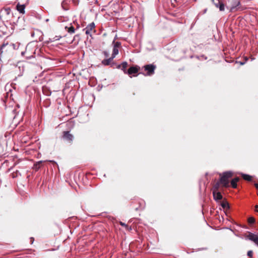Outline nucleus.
Wrapping results in <instances>:
<instances>
[{
    "label": "nucleus",
    "mask_w": 258,
    "mask_h": 258,
    "mask_svg": "<svg viewBox=\"0 0 258 258\" xmlns=\"http://www.w3.org/2000/svg\"><path fill=\"white\" fill-rule=\"evenodd\" d=\"M112 61V58H108L107 59H104L102 60L101 61V63L105 66L110 65L111 67H112L114 63H111Z\"/></svg>",
    "instance_id": "obj_10"
},
{
    "label": "nucleus",
    "mask_w": 258,
    "mask_h": 258,
    "mask_svg": "<svg viewBox=\"0 0 258 258\" xmlns=\"http://www.w3.org/2000/svg\"><path fill=\"white\" fill-rule=\"evenodd\" d=\"M8 45V43H4L2 45H0V55H2V54L3 53V51L5 49V47L7 45Z\"/></svg>",
    "instance_id": "obj_19"
},
{
    "label": "nucleus",
    "mask_w": 258,
    "mask_h": 258,
    "mask_svg": "<svg viewBox=\"0 0 258 258\" xmlns=\"http://www.w3.org/2000/svg\"><path fill=\"white\" fill-rule=\"evenodd\" d=\"M127 65L128 64L127 62L123 61L121 64L117 65V68L120 69L121 70L123 71L124 74H127V71L126 70V68Z\"/></svg>",
    "instance_id": "obj_6"
},
{
    "label": "nucleus",
    "mask_w": 258,
    "mask_h": 258,
    "mask_svg": "<svg viewBox=\"0 0 258 258\" xmlns=\"http://www.w3.org/2000/svg\"><path fill=\"white\" fill-rule=\"evenodd\" d=\"M193 23L191 24V28L192 27Z\"/></svg>",
    "instance_id": "obj_43"
},
{
    "label": "nucleus",
    "mask_w": 258,
    "mask_h": 258,
    "mask_svg": "<svg viewBox=\"0 0 258 258\" xmlns=\"http://www.w3.org/2000/svg\"><path fill=\"white\" fill-rule=\"evenodd\" d=\"M254 208H255V211L258 212V205H255Z\"/></svg>",
    "instance_id": "obj_31"
},
{
    "label": "nucleus",
    "mask_w": 258,
    "mask_h": 258,
    "mask_svg": "<svg viewBox=\"0 0 258 258\" xmlns=\"http://www.w3.org/2000/svg\"><path fill=\"white\" fill-rule=\"evenodd\" d=\"M171 2H172V5H173V3L172 2V0H171Z\"/></svg>",
    "instance_id": "obj_45"
},
{
    "label": "nucleus",
    "mask_w": 258,
    "mask_h": 258,
    "mask_svg": "<svg viewBox=\"0 0 258 258\" xmlns=\"http://www.w3.org/2000/svg\"><path fill=\"white\" fill-rule=\"evenodd\" d=\"M62 138L64 140H66L69 143H71L74 140V136L70 133V132L66 131L63 133Z\"/></svg>",
    "instance_id": "obj_4"
},
{
    "label": "nucleus",
    "mask_w": 258,
    "mask_h": 258,
    "mask_svg": "<svg viewBox=\"0 0 258 258\" xmlns=\"http://www.w3.org/2000/svg\"><path fill=\"white\" fill-rule=\"evenodd\" d=\"M42 161H39L34 163L33 166V169L35 171H38L40 168V165L42 163Z\"/></svg>",
    "instance_id": "obj_15"
},
{
    "label": "nucleus",
    "mask_w": 258,
    "mask_h": 258,
    "mask_svg": "<svg viewBox=\"0 0 258 258\" xmlns=\"http://www.w3.org/2000/svg\"><path fill=\"white\" fill-rule=\"evenodd\" d=\"M215 5L217 8L219 7V4H218V2L217 3H215Z\"/></svg>",
    "instance_id": "obj_32"
},
{
    "label": "nucleus",
    "mask_w": 258,
    "mask_h": 258,
    "mask_svg": "<svg viewBox=\"0 0 258 258\" xmlns=\"http://www.w3.org/2000/svg\"><path fill=\"white\" fill-rule=\"evenodd\" d=\"M239 180H240V178L238 177H236L231 180L230 183H231V186L233 188H236L237 187V182H238L239 181Z\"/></svg>",
    "instance_id": "obj_11"
},
{
    "label": "nucleus",
    "mask_w": 258,
    "mask_h": 258,
    "mask_svg": "<svg viewBox=\"0 0 258 258\" xmlns=\"http://www.w3.org/2000/svg\"><path fill=\"white\" fill-rule=\"evenodd\" d=\"M247 222L249 224H254L255 222V218L253 217H250L248 218Z\"/></svg>",
    "instance_id": "obj_22"
},
{
    "label": "nucleus",
    "mask_w": 258,
    "mask_h": 258,
    "mask_svg": "<svg viewBox=\"0 0 258 258\" xmlns=\"http://www.w3.org/2000/svg\"><path fill=\"white\" fill-rule=\"evenodd\" d=\"M61 38V37L60 36H55L53 38H49L48 42H54L56 40H59Z\"/></svg>",
    "instance_id": "obj_21"
},
{
    "label": "nucleus",
    "mask_w": 258,
    "mask_h": 258,
    "mask_svg": "<svg viewBox=\"0 0 258 258\" xmlns=\"http://www.w3.org/2000/svg\"><path fill=\"white\" fill-rule=\"evenodd\" d=\"M31 243H33L34 241V238L33 237L30 238Z\"/></svg>",
    "instance_id": "obj_36"
},
{
    "label": "nucleus",
    "mask_w": 258,
    "mask_h": 258,
    "mask_svg": "<svg viewBox=\"0 0 258 258\" xmlns=\"http://www.w3.org/2000/svg\"><path fill=\"white\" fill-rule=\"evenodd\" d=\"M112 44H113V47L118 48L121 46V42L119 41L115 42L114 40H113L112 42Z\"/></svg>",
    "instance_id": "obj_20"
},
{
    "label": "nucleus",
    "mask_w": 258,
    "mask_h": 258,
    "mask_svg": "<svg viewBox=\"0 0 258 258\" xmlns=\"http://www.w3.org/2000/svg\"><path fill=\"white\" fill-rule=\"evenodd\" d=\"M256 244L258 245V240Z\"/></svg>",
    "instance_id": "obj_46"
},
{
    "label": "nucleus",
    "mask_w": 258,
    "mask_h": 258,
    "mask_svg": "<svg viewBox=\"0 0 258 258\" xmlns=\"http://www.w3.org/2000/svg\"><path fill=\"white\" fill-rule=\"evenodd\" d=\"M45 21L46 22H48L49 21V19H47Z\"/></svg>",
    "instance_id": "obj_39"
},
{
    "label": "nucleus",
    "mask_w": 258,
    "mask_h": 258,
    "mask_svg": "<svg viewBox=\"0 0 258 258\" xmlns=\"http://www.w3.org/2000/svg\"><path fill=\"white\" fill-rule=\"evenodd\" d=\"M135 210H136V211H137V210H138V208H135Z\"/></svg>",
    "instance_id": "obj_40"
},
{
    "label": "nucleus",
    "mask_w": 258,
    "mask_h": 258,
    "mask_svg": "<svg viewBox=\"0 0 258 258\" xmlns=\"http://www.w3.org/2000/svg\"><path fill=\"white\" fill-rule=\"evenodd\" d=\"M247 237L249 240L253 241L255 244L258 241V236L252 233L249 232Z\"/></svg>",
    "instance_id": "obj_9"
},
{
    "label": "nucleus",
    "mask_w": 258,
    "mask_h": 258,
    "mask_svg": "<svg viewBox=\"0 0 258 258\" xmlns=\"http://www.w3.org/2000/svg\"><path fill=\"white\" fill-rule=\"evenodd\" d=\"M138 71L139 68L138 66H132L128 69L127 74L128 75L136 74L138 72Z\"/></svg>",
    "instance_id": "obj_7"
},
{
    "label": "nucleus",
    "mask_w": 258,
    "mask_h": 258,
    "mask_svg": "<svg viewBox=\"0 0 258 258\" xmlns=\"http://www.w3.org/2000/svg\"><path fill=\"white\" fill-rule=\"evenodd\" d=\"M95 23L94 22H92L88 24L87 27L84 29L83 30L85 31L86 34L91 36V32L95 28Z\"/></svg>",
    "instance_id": "obj_5"
},
{
    "label": "nucleus",
    "mask_w": 258,
    "mask_h": 258,
    "mask_svg": "<svg viewBox=\"0 0 258 258\" xmlns=\"http://www.w3.org/2000/svg\"><path fill=\"white\" fill-rule=\"evenodd\" d=\"M16 173H17V174H19L21 175V174H20V173H19V172L18 171H16Z\"/></svg>",
    "instance_id": "obj_38"
},
{
    "label": "nucleus",
    "mask_w": 258,
    "mask_h": 258,
    "mask_svg": "<svg viewBox=\"0 0 258 258\" xmlns=\"http://www.w3.org/2000/svg\"><path fill=\"white\" fill-rule=\"evenodd\" d=\"M115 39H116V36L115 37V38H114V40H115Z\"/></svg>",
    "instance_id": "obj_44"
},
{
    "label": "nucleus",
    "mask_w": 258,
    "mask_h": 258,
    "mask_svg": "<svg viewBox=\"0 0 258 258\" xmlns=\"http://www.w3.org/2000/svg\"><path fill=\"white\" fill-rule=\"evenodd\" d=\"M234 173L231 171H228L220 174L219 179L221 186L228 187L229 186V179L233 176Z\"/></svg>",
    "instance_id": "obj_2"
},
{
    "label": "nucleus",
    "mask_w": 258,
    "mask_h": 258,
    "mask_svg": "<svg viewBox=\"0 0 258 258\" xmlns=\"http://www.w3.org/2000/svg\"><path fill=\"white\" fill-rule=\"evenodd\" d=\"M103 54L106 57H108L109 56V52L107 51H103Z\"/></svg>",
    "instance_id": "obj_26"
},
{
    "label": "nucleus",
    "mask_w": 258,
    "mask_h": 258,
    "mask_svg": "<svg viewBox=\"0 0 258 258\" xmlns=\"http://www.w3.org/2000/svg\"><path fill=\"white\" fill-rule=\"evenodd\" d=\"M116 54H114V53L112 52L111 54V56L109 57L110 58H112V60L114 59V58L116 56Z\"/></svg>",
    "instance_id": "obj_29"
},
{
    "label": "nucleus",
    "mask_w": 258,
    "mask_h": 258,
    "mask_svg": "<svg viewBox=\"0 0 258 258\" xmlns=\"http://www.w3.org/2000/svg\"><path fill=\"white\" fill-rule=\"evenodd\" d=\"M173 1H174L175 3H176V1H177V0H173Z\"/></svg>",
    "instance_id": "obj_42"
},
{
    "label": "nucleus",
    "mask_w": 258,
    "mask_h": 258,
    "mask_svg": "<svg viewBox=\"0 0 258 258\" xmlns=\"http://www.w3.org/2000/svg\"><path fill=\"white\" fill-rule=\"evenodd\" d=\"M213 195L214 199L215 201L220 200H222L223 198V196L221 195V192L218 191H213Z\"/></svg>",
    "instance_id": "obj_8"
},
{
    "label": "nucleus",
    "mask_w": 258,
    "mask_h": 258,
    "mask_svg": "<svg viewBox=\"0 0 258 258\" xmlns=\"http://www.w3.org/2000/svg\"><path fill=\"white\" fill-rule=\"evenodd\" d=\"M241 176L243 178V179H244L245 180H246L248 181H250L252 180V177L251 176H250L249 175L242 173Z\"/></svg>",
    "instance_id": "obj_13"
},
{
    "label": "nucleus",
    "mask_w": 258,
    "mask_h": 258,
    "mask_svg": "<svg viewBox=\"0 0 258 258\" xmlns=\"http://www.w3.org/2000/svg\"><path fill=\"white\" fill-rule=\"evenodd\" d=\"M31 36L33 37L34 35V32H32L31 34Z\"/></svg>",
    "instance_id": "obj_37"
},
{
    "label": "nucleus",
    "mask_w": 258,
    "mask_h": 258,
    "mask_svg": "<svg viewBox=\"0 0 258 258\" xmlns=\"http://www.w3.org/2000/svg\"><path fill=\"white\" fill-rule=\"evenodd\" d=\"M79 35H76L75 36H74V39H76V38H79Z\"/></svg>",
    "instance_id": "obj_34"
},
{
    "label": "nucleus",
    "mask_w": 258,
    "mask_h": 258,
    "mask_svg": "<svg viewBox=\"0 0 258 258\" xmlns=\"http://www.w3.org/2000/svg\"><path fill=\"white\" fill-rule=\"evenodd\" d=\"M61 7L62 8V9L65 10V11H67L68 10V9L67 8H65V6H64V2H63L61 4Z\"/></svg>",
    "instance_id": "obj_28"
},
{
    "label": "nucleus",
    "mask_w": 258,
    "mask_h": 258,
    "mask_svg": "<svg viewBox=\"0 0 258 258\" xmlns=\"http://www.w3.org/2000/svg\"><path fill=\"white\" fill-rule=\"evenodd\" d=\"M120 225L122 226H124V227H126L127 226V225L125 224V223L122 222H120Z\"/></svg>",
    "instance_id": "obj_30"
},
{
    "label": "nucleus",
    "mask_w": 258,
    "mask_h": 258,
    "mask_svg": "<svg viewBox=\"0 0 258 258\" xmlns=\"http://www.w3.org/2000/svg\"><path fill=\"white\" fill-rule=\"evenodd\" d=\"M65 29L67 30L68 33H69L70 34L74 33L75 32V29L74 27L71 25L70 27L66 26Z\"/></svg>",
    "instance_id": "obj_14"
},
{
    "label": "nucleus",
    "mask_w": 258,
    "mask_h": 258,
    "mask_svg": "<svg viewBox=\"0 0 258 258\" xmlns=\"http://www.w3.org/2000/svg\"><path fill=\"white\" fill-rule=\"evenodd\" d=\"M220 185H221V183H220V180L216 183L214 186H213V191H217L219 190V189L220 187Z\"/></svg>",
    "instance_id": "obj_17"
},
{
    "label": "nucleus",
    "mask_w": 258,
    "mask_h": 258,
    "mask_svg": "<svg viewBox=\"0 0 258 258\" xmlns=\"http://www.w3.org/2000/svg\"><path fill=\"white\" fill-rule=\"evenodd\" d=\"M112 52L114 53V54L117 55L118 53V49L113 47Z\"/></svg>",
    "instance_id": "obj_25"
},
{
    "label": "nucleus",
    "mask_w": 258,
    "mask_h": 258,
    "mask_svg": "<svg viewBox=\"0 0 258 258\" xmlns=\"http://www.w3.org/2000/svg\"><path fill=\"white\" fill-rule=\"evenodd\" d=\"M218 4H219V10L221 11H223L224 10V4L220 1H218Z\"/></svg>",
    "instance_id": "obj_23"
},
{
    "label": "nucleus",
    "mask_w": 258,
    "mask_h": 258,
    "mask_svg": "<svg viewBox=\"0 0 258 258\" xmlns=\"http://www.w3.org/2000/svg\"><path fill=\"white\" fill-rule=\"evenodd\" d=\"M33 57V56L32 55L27 56V57L28 58H31Z\"/></svg>",
    "instance_id": "obj_35"
},
{
    "label": "nucleus",
    "mask_w": 258,
    "mask_h": 258,
    "mask_svg": "<svg viewBox=\"0 0 258 258\" xmlns=\"http://www.w3.org/2000/svg\"><path fill=\"white\" fill-rule=\"evenodd\" d=\"M28 48H28V46H27L26 47V51H22V52H21V55H24V54H25V53H27V52H28Z\"/></svg>",
    "instance_id": "obj_27"
},
{
    "label": "nucleus",
    "mask_w": 258,
    "mask_h": 258,
    "mask_svg": "<svg viewBox=\"0 0 258 258\" xmlns=\"http://www.w3.org/2000/svg\"><path fill=\"white\" fill-rule=\"evenodd\" d=\"M240 5V2L238 0H235L233 4L232 5L230 10L231 11H234L235 8Z\"/></svg>",
    "instance_id": "obj_16"
},
{
    "label": "nucleus",
    "mask_w": 258,
    "mask_h": 258,
    "mask_svg": "<svg viewBox=\"0 0 258 258\" xmlns=\"http://www.w3.org/2000/svg\"><path fill=\"white\" fill-rule=\"evenodd\" d=\"M190 58H192V57H193V55H190Z\"/></svg>",
    "instance_id": "obj_41"
},
{
    "label": "nucleus",
    "mask_w": 258,
    "mask_h": 258,
    "mask_svg": "<svg viewBox=\"0 0 258 258\" xmlns=\"http://www.w3.org/2000/svg\"><path fill=\"white\" fill-rule=\"evenodd\" d=\"M254 186L258 190V183H254Z\"/></svg>",
    "instance_id": "obj_33"
},
{
    "label": "nucleus",
    "mask_w": 258,
    "mask_h": 258,
    "mask_svg": "<svg viewBox=\"0 0 258 258\" xmlns=\"http://www.w3.org/2000/svg\"><path fill=\"white\" fill-rule=\"evenodd\" d=\"M221 206L224 209H229L230 208L229 204L226 201H223L221 204Z\"/></svg>",
    "instance_id": "obj_18"
},
{
    "label": "nucleus",
    "mask_w": 258,
    "mask_h": 258,
    "mask_svg": "<svg viewBox=\"0 0 258 258\" xmlns=\"http://www.w3.org/2000/svg\"><path fill=\"white\" fill-rule=\"evenodd\" d=\"M15 18V16L14 15V13L12 12L11 9L10 8H4L0 11V19L3 21H13V22L15 24L17 25V23H18L19 20L20 19V17H17V18L18 20L16 22L14 21V19Z\"/></svg>",
    "instance_id": "obj_1"
},
{
    "label": "nucleus",
    "mask_w": 258,
    "mask_h": 258,
    "mask_svg": "<svg viewBox=\"0 0 258 258\" xmlns=\"http://www.w3.org/2000/svg\"><path fill=\"white\" fill-rule=\"evenodd\" d=\"M17 10L20 13L24 14L25 13V5L24 4L20 5L19 4L17 5Z\"/></svg>",
    "instance_id": "obj_12"
},
{
    "label": "nucleus",
    "mask_w": 258,
    "mask_h": 258,
    "mask_svg": "<svg viewBox=\"0 0 258 258\" xmlns=\"http://www.w3.org/2000/svg\"><path fill=\"white\" fill-rule=\"evenodd\" d=\"M247 255L250 258H253V257H252V256H253V251L252 250L248 251V252H247Z\"/></svg>",
    "instance_id": "obj_24"
},
{
    "label": "nucleus",
    "mask_w": 258,
    "mask_h": 258,
    "mask_svg": "<svg viewBox=\"0 0 258 258\" xmlns=\"http://www.w3.org/2000/svg\"><path fill=\"white\" fill-rule=\"evenodd\" d=\"M156 66L153 64H149L143 67L144 71L146 73H140L139 74H143L145 76H151L154 74Z\"/></svg>",
    "instance_id": "obj_3"
}]
</instances>
